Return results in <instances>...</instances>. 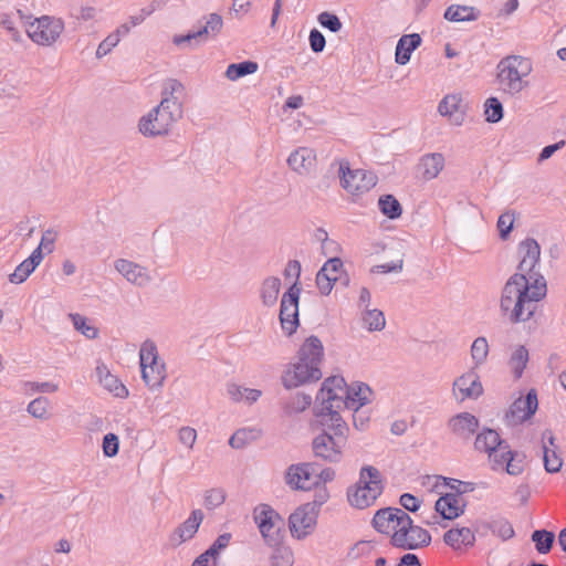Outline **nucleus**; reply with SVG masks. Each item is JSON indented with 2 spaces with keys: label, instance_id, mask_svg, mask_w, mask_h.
<instances>
[{
  "label": "nucleus",
  "instance_id": "21",
  "mask_svg": "<svg viewBox=\"0 0 566 566\" xmlns=\"http://www.w3.org/2000/svg\"><path fill=\"white\" fill-rule=\"evenodd\" d=\"M467 109L468 105L463 103L460 94H450L444 96L438 106L440 115L448 116L455 125H461L463 123Z\"/></svg>",
  "mask_w": 566,
  "mask_h": 566
},
{
  "label": "nucleus",
  "instance_id": "17",
  "mask_svg": "<svg viewBox=\"0 0 566 566\" xmlns=\"http://www.w3.org/2000/svg\"><path fill=\"white\" fill-rule=\"evenodd\" d=\"M343 269V261L337 258L328 259L316 274V285L323 295H329L338 281L337 273Z\"/></svg>",
  "mask_w": 566,
  "mask_h": 566
},
{
  "label": "nucleus",
  "instance_id": "33",
  "mask_svg": "<svg viewBox=\"0 0 566 566\" xmlns=\"http://www.w3.org/2000/svg\"><path fill=\"white\" fill-rule=\"evenodd\" d=\"M315 161V153L307 147H300L287 158L291 169L298 174L307 172Z\"/></svg>",
  "mask_w": 566,
  "mask_h": 566
},
{
  "label": "nucleus",
  "instance_id": "29",
  "mask_svg": "<svg viewBox=\"0 0 566 566\" xmlns=\"http://www.w3.org/2000/svg\"><path fill=\"white\" fill-rule=\"evenodd\" d=\"M353 409V402L347 399V395L343 392H336L334 395H328L317 401H315L314 406V415L338 412L343 409Z\"/></svg>",
  "mask_w": 566,
  "mask_h": 566
},
{
  "label": "nucleus",
  "instance_id": "1",
  "mask_svg": "<svg viewBox=\"0 0 566 566\" xmlns=\"http://www.w3.org/2000/svg\"><path fill=\"white\" fill-rule=\"evenodd\" d=\"M547 294V286L536 279L533 285L522 273H514L505 282L500 308L503 314L510 312V322L513 324L531 319L536 310V303L542 301Z\"/></svg>",
  "mask_w": 566,
  "mask_h": 566
},
{
  "label": "nucleus",
  "instance_id": "48",
  "mask_svg": "<svg viewBox=\"0 0 566 566\" xmlns=\"http://www.w3.org/2000/svg\"><path fill=\"white\" fill-rule=\"evenodd\" d=\"M74 328L83 334L88 339H94L98 336V329L87 323V318L77 313L69 314Z\"/></svg>",
  "mask_w": 566,
  "mask_h": 566
},
{
  "label": "nucleus",
  "instance_id": "11",
  "mask_svg": "<svg viewBox=\"0 0 566 566\" xmlns=\"http://www.w3.org/2000/svg\"><path fill=\"white\" fill-rule=\"evenodd\" d=\"M346 438L343 434L332 437L328 433H318L312 440V451L315 458L328 463H338L343 459Z\"/></svg>",
  "mask_w": 566,
  "mask_h": 566
},
{
  "label": "nucleus",
  "instance_id": "27",
  "mask_svg": "<svg viewBox=\"0 0 566 566\" xmlns=\"http://www.w3.org/2000/svg\"><path fill=\"white\" fill-rule=\"evenodd\" d=\"M317 418L318 424L322 427L319 433H328L332 437H337L338 434H343V438L348 437L349 428L346 423V421L342 418L340 413L338 412H332L325 413L324 411L322 415H315Z\"/></svg>",
  "mask_w": 566,
  "mask_h": 566
},
{
  "label": "nucleus",
  "instance_id": "58",
  "mask_svg": "<svg viewBox=\"0 0 566 566\" xmlns=\"http://www.w3.org/2000/svg\"><path fill=\"white\" fill-rule=\"evenodd\" d=\"M34 270L35 269H32V265L24 260L15 268L14 272L9 275V281L14 284L23 283Z\"/></svg>",
  "mask_w": 566,
  "mask_h": 566
},
{
  "label": "nucleus",
  "instance_id": "49",
  "mask_svg": "<svg viewBox=\"0 0 566 566\" xmlns=\"http://www.w3.org/2000/svg\"><path fill=\"white\" fill-rule=\"evenodd\" d=\"M158 359L156 344L149 339L145 340L139 350L140 369L143 370V365H156Z\"/></svg>",
  "mask_w": 566,
  "mask_h": 566
},
{
  "label": "nucleus",
  "instance_id": "30",
  "mask_svg": "<svg viewBox=\"0 0 566 566\" xmlns=\"http://www.w3.org/2000/svg\"><path fill=\"white\" fill-rule=\"evenodd\" d=\"M444 167V157L440 153L427 154L417 165V171L424 180L436 178Z\"/></svg>",
  "mask_w": 566,
  "mask_h": 566
},
{
  "label": "nucleus",
  "instance_id": "16",
  "mask_svg": "<svg viewBox=\"0 0 566 566\" xmlns=\"http://www.w3.org/2000/svg\"><path fill=\"white\" fill-rule=\"evenodd\" d=\"M507 448L509 443L500 437L497 431L486 427L476 434L474 441V449L488 453L492 464L494 463V457L500 455Z\"/></svg>",
  "mask_w": 566,
  "mask_h": 566
},
{
  "label": "nucleus",
  "instance_id": "34",
  "mask_svg": "<svg viewBox=\"0 0 566 566\" xmlns=\"http://www.w3.org/2000/svg\"><path fill=\"white\" fill-rule=\"evenodd\" d=\"M142 378L149 389L160 388L166 378L165 364L158 361L156 365H143Z\"/></svg>",
  "mask_w": 566,
  "mask_h": 566
},
{
  "label": "nucleus",
  "instance_id": "2",
  "mask_svg": "<svg viewBox=\"0 0 566 566\" xmlns=\"http://www.w3.org/2000/svg\"><path fill=\"white\" fill-rule=\"evenodd\" d=\"M323 357L324 346L321 339L315 335L307 337L297 350V361L290 364L282 375L284 388L293 389L318 381L323 376L321 370Z\"/></svg>",
  "mask_w": 566,
  "mask_h": 566
},
{
  "label": "nucleus",
  "instance_id": "63",
  "mask_svg": "<svg viewBox=\"0 0 566 566\" xmlns=\"http://www.w3.org/2000/svg\"><path fill=\"white\" fill-rule=\"evenodd\" d=\"M308 40H310L311 50L314 53H321L324 51L325 45H326V39L319 30L312 29L310 32Z\"/></svg>",
  "mask_w": 566,
  "mask_h": 566
},
{
  "label": "nucleus",
  "instance_id": "6",
  "mask_svg": "<svg viewBox=\"0 0 566 566\" xmlns=\"http://www.w3.org/2000/svg\"><path fill=\"white\" fill-rule=\"evenodd\" d=\"M17 14L23 27L29 24L25 29L29 38L40 45H51L64 30V22L61 19L43 15L30 22L32 15H27L21 10H17Z\"/></svg>",
  "mask_w": 566,
  "mask_h": 566
},
{
  "label": "nucleus",
  "instance_id": "25",
  "mask_svg": "<svg viewBox=\"0 0 566 566\" xmlns=\"http://www.w3.org/2000/svg\"><path fill=\"white\" fill-rule=\"evenodd\" d=\"M459 390L461 401L464 399H478L483 394L480 378L474 373H467L458 377L453 382V391Z\"/></svg>",
  "mask_w": 566,
  "mask_h": 566
},
{
  "label": "nucleus",
  "instance_id": "46",
  "mask_svg": "<svg viewBox=\"0 0 566 566\" xmlns=\"http://www.w3.org/2000/svg\"><path fill=\"white\" fill-rule=\"evenodd\" d=\"M364 325L368 328V331H382L386 325L385 315L380 310L366 308L363 313L361 317Z\"/></svg>",
  "mask_w": 566,
  "mask_h": 566
},
{
  "label": "nucleus",
  "instance_id": "41",
  "mask_svg": "<svg viewBox=\"0 0 566 566\" xmlns=\"http://www.w3.org/2000/svg\"><path fill=\"white\" fill-rule=\"evenodd\" d=\"M380 212L388 219L395 220L402 214V207L394 195H382L378 199Z\"/></svg>",
  "mask_w": 566,
  "mask_h": 566
},
{
  "label": "nucleus",
  "instance_id": "22",
  "mask_svg": "<svg viewBox=\"0 0 566 566\" xmlns=\"http://www.w3.org/2000/svg\"><path fill=\"white\" fill-rule=\"evenodd\" d=\"M451 431L463 440H469L479 429V419L470 412H460L449 420Z\"/></svg>",
  "mask_w": 566,
  "mask_h": 566
},
{
  "label": "nucleus",
  "instance_id": "42",
  "mask_svg": "<svg viewBox=\"0 0 566 566\" xmlns=\"http://www.w3.org/2000/svg\"><path fill=\"white\" fill-rule=\"evenodd\" d=\"M261 431L254 428H242L237 430L229 439V444L234 449H241L254 441Z\"/></svg>",
  "mask_w": 566,
  "mask_h": 566
},
{
  "label": "nucleus",
  "instance_id": "15",
  "mask_svg": "<svg viewBox=\"0 0 566 566\" xmlns=\"http://www.w3.org/2000/svg\"><path fill=\"white\" fill-rule=\"evenodd\" d=\"M222 27V17L218 13H210L205 25L199 28L197 31H190L187 34L175 35L172 42L178 46L185 43H191V41L202 42L206 41L210 34L216 36L218 33H220Z\"/></svg>",
  "mask_w": 566,
  "mask_h": 566
},
{
  "label": "nucleus",
  "instance_id": "45",
  "mask_svg": "<svg viewBox=\"0 0 566 566\" xmlns=\"http://www.w3.org/2000/svg\"><path fill=\"white\" fill-rule=\"evenodd\" d=\"M484 115L488 123H499L504 116V108L497 97H489L484 103Z\"/></svg>",
  "mask_w": 566,
  "mask_h": 566
},
{
  "label": "nucleus",
  "instance_id": "59",
  "mask_svg": "<svg viewBox=\"0 0 566 566\" xmlns=\"http://www.w3.org/2000/svg\"><path fill=\"white\" fill-rule=\"evenodd\" d=\"M103 453L107 458H114L119 451V440L115 433H107L103 438Z\"/></svg>",
  "mask_w": 566,
  "mask_h": 566
},
{
  "label": "nucleus",
  "instance_id": "14",
  "mask_svg": "<svg viewBox=\"0 0 566 566\" xmlns=\"http://www.w3.org/2000/svg\"><path fill=\"white\" fill-rule=\"evenodd\" d=\"M318 464L316 462H302L291 464L285 472V482L293 490L308 491L314 485L310 482L313 478L317 480Z\"/></svg>",
  "mask_w": 566,
  "mask_h": 566
},
{
  "label": "nucleus",
  "instance_id": "60",
  "mask_svg": "<svg viewBox=\"0 0 566 566\" xmlns=\"http://www.w3.org/2000/svg\"><path fill=\"white\" fill-rule=\"evenodd\" d=\"M314 488H315L314 500L305 503V505H308L311 507V510H314L315 512L319 513L321 507L329 499V492L325 485H318V486H314Z\"/></svg>",
  "mask_w": 566,
  "mask_h": 566
},
{
  "label": "nucleus",
  "instance_id": "57",
  "mask_svg": "<svg viewBox=\"0 0 566 566\" xmlns=\"http://www.w3.org/2000/svg\"><path fill=\"white\" fill-rule=\"evenodd\" d=\"M312 403V396L305 392H297L291 403L286 405L289 412H302Z\"/></svg>",
  "mask_w": 566,
  "mask_h": 566
},
{
  "label": "nucleus",
  "instance_id": "62",
  "mask_svg": "<svg viewBox=\"0 0 566 566\" xmlns=\"http://www.w3.org/2000/svg\"><path fill=\"white\" fill-rule=\"evenodd\" d=\"M0 25L4 28L8 33L11 35V39L15 42L21 41V35L15 27V21L11 14L3 13L0 19Z\"/></svg>",
  "mask_w": 566,
  "mask_h": 566
},
{
  "label": "nucleus",
  "instance_id": "44",
  "mask_svg": "<svg viewBox=\"0 0 566 566\" xmlns=\"http://www.w3.org/2000/svg\"><path fill=\"white\" fill-rule=\"evenodd\" d=\"M518 253L521 259L532 260L533 263H539L541 245L533 238H526L518 243Z\"/></svg>",
  "mask_w": 566,
  "mask_h": 566
},
{
  "label": "nucleus",
  "instance_id": "23",
  "mask_svg": "<svg viewBox=\"0 0 566 566\" xmlns=\"http://www.w3.org/2000/svg\"><path fill=\"white\" fill-rule=\"evenodd\" d=\"M443 542L453 551H465L474 546L475 535L469 527H452L443 534Z\"/></svg>",
  "mask_w": 566,
  "mask_h": 566
},
{
  "label": "nucleus",
  "instance_id": "35",
  "mask_svg": "<svg viewBox=\"0 0 566 566\" xmlns=\"http://www.w3.org/2000/svg\"><path fill=\"white\" fill-rule=\"evenodd\" d=\"M480 11L474 7L451 4L444 11V19L451 22L474 21L479 18Z\"/></svg>",
  "mask_w": 566,
  "mask_h": 566
},
{
  "label": "nucleus",
  "instance_id": "12",
  "mask_svg": "<svg viewBox=\"0 0 566 566\" xmlns=\"http://www.w3.org/2000/svg\"><path fill=\"white\" fill-rule=\"evenodd\" d=\"M538 409L537 391L531 388L525 397L515 399L505 412L504 420L507 426H517L530 420Z\"/></svg>",
  "mask_w": 566,
  "mask_h": 566
},
{
  "label": "nucleus",
  "instance_id": "40",
  "mask_svg": "<svg viewBox=\"0 0 566 566\" xmlns=\"http://www.w3.org/2000/svg\"><path fill=\"white\" fill-rule=\"evenodd\" d=\"M258 69L259 64L251 60L242 61L239 63H231L227 67L226 76L230 81H237L243 76L255 73Z\"/></svg>",
  "mask_w": 566,
  "mask_h": 566
},
{
  "label": "nucleus",
  "instance_id": "7",
  "mask_svg": "<svg viewBox=\"0 0 566 566\" xmlns=\"http://www.w3.org/2000/svg\"><path fill=\"white\" fill-rule=\"evenodd\" d=\"M401 518L403 526L396 530L390 536L391 546L403 551H415L430 545L431 535L427 530L415 525L410 516Z\"/></svg>",
  "mask_w": 566,
  "mask_h": 566
},
{
  "label": "nucleus",
  "instance_id": "19",
  "mask_svg": "<svg viewBox=\"0 0 566 566\" xmlns=\"http://www.w3.org/2000/svg\"><path fill=\"white\" fill-rule=\"evenodd\" d=\"M407 516H409V514L399 507H382L375 513L371 524L377 532L388 535L390 523H396V526L402 528L403 523L401 517L407 518Z\"/></svg>",
  "mask_w": 566,
  "mask_h": 566
},
{
  "label": "nucleus",
  "instance_id": "61",
  "mask_svg": "<svg viewBox=\"0 0 566 566\" xmlns=\"http://www.w3.org/2000/svg\"><path fill=\"white\" fill-rule=\"evenodd\" d=\"M293 559L292 554L285 548H277L273 552L270 557L269 566H292Z\"/></svg>",
  "mask_w": 566,
  "mask_h": 566
},
{
  "label": "nucleus",
  "instance_id": "24",
  "mask_svg": "<svg viewBox=\"0 0 566 566\" xmlns=\"http://www.w3.org/2000/svg\"><path fill=\"white\" fill-rule=\"evenodd\" d=\"M203 517L205 515L201 510H193L189 517L175 530L171 536L172 544L177 546L191 539L198 532Z\"/></svg>",
  "mask_w": 566,
  "mask_h": 566
},
{
  "label": "nucleus",
  "instance_id": "54",
  "mask_svg": "<svg viewBox=\"0 0 566 566\" xmlns=\"http://www.w3.org/2000/svg\"><path fill=\"white\" fill-rule=\"evenodd\" d=\"M49 399L46 397H38L28 405V412L36 419L48 418Z\"/></svg>",
  "mask_w": 566,
  "mask_h": 566
},
{
  "label": "nucleus",
  "instance_id": "64",
  "mask_svg": "<svg viewBox=\"0 0 566 566\" xmlns=\"http://www.w3.org/2000/svg\"><path fill=\"white\" fill-rule=\"evenodd\" d=\"M184 90V85L178 80L170 78L164 85L163 97L179 99L177 94H181Z\"/></svg>",
  "mask_w": 566,
  "mask_h": 566
},
{
  "label": "nucleus",
  "instance_id": "31",
  "mask_svg": "<svg viewBox=\"0 0 566 566\" xmlns=\"http://www.w3.org/2000/svg\"><path fill=\"white\" fill-rule=\"evenodd\" d=\"M344 395H347V399L353 402V410L357 412L363 406L370 402L373 390L367 384L356 381L349 386L346 384Z\"/></svg>",
  "mask_w": 566,
  "mask_h": 566
},
{
  "label": "nucleus",
  "instance_id": "8",
  "mask_svg": "<svg viewBox=\"0 0 566 566\" xmlns=\"http://www.w3.org/2000/svg\"><path fill=\"white\" fill-rule=\"evenodd\" d=\"M253 517L265 542L271 546L280 545L283 539V517L269 504H259Z\"/></svg>",
  "mask_w": 566,
  "mask_h": 566
},
{
  "label": "nucleus",
  "instance_id": "5",
  "mask_svg": "<svg viewBox=\"0 0 566 566\" xmlns=\"http://www.w3.org/2000/svg\"><path fill=\"white\" fill-rule=\"evenodd\" d=\"M497 81L505 93L518 94L528 82L523 77L528 75L532 67L530 62L520 55H507L497 63Z\"/></svg>",
  "mask_w": 566,
  "mask_h": 566
},
{
  "label": "nucleus",
  "instance_id": "10",
  "mask_svg": "<svg viewBox=\"0 0 566 566\" xmlns=\"http://www.w3.org/2000/svg\"><path fill=\"white\" fill-rule=\"evenodd\" d=\"M301 291L298 283H293L282 295L279 318L282 329L287 336L293 335L300 326L298 302Z\"/></svg>",
  "mask_w": 566,
  "mask_h": 566
},
{
  "label": "nucleus",
  "instance_id": "36",
  "mask_svg": "<svg viewBox=\"0 0 566 566\" xmlns=\"http://www.w3.org/2000/svg\"><path fill=\"white\" fill-rule=\"evenodd\" d=\"M281 290V280L276 276L266 277L261 285L260 296L264 306L275 305Z\"/></svg>",
  "mask_w": 566,
  "mask_h": 566
},
{
  "label": "nucleus",
  "instance_id": "32",
  "mask_svg": "<svg viewBox=\"0 0 566 566\" xmlns=\"http://www.w3.org/2000/svg\"><path fill=\"white\" fill-rule=\"evenodd\" d=\"M96 375L101 385L115 397L125 398L128 396V389L116 376L111 374L106 365H98L96 367Z\"/></svg>",
  "mask_w": 566,
  "mask_h": 566
},
{
  "label": "nucleus",
  "instance_id": "3",
  "mask_svg": "<svg viewBox=\"0 0 566 566\" xmlns=\"http://www.w3.org/2000/svg\"><path fill=\"white\" fill-rule=\"evenodd\" d=\"M182 117L178 98L163 97L160 104L139 120V132L147 137L167 135L174 123Z\"/></svg>",
  "mask_w": 566,
  "mask_h": 566
},
{
  "label": "nucleus",
  "instance_id": "47",
  "mask_svg": "<svg viewBox=\"0 0 566 566\" xmlns=\"http://www.w3.org/2000/svg\"><path fill=\"white\" fill-rule=\"evenodd\" d=\"M538 263H533L532 260H524L521 259L518 265H517V272L524 274V277L527 280V283L530 285H533L536 279L541 280L544 285L547 286L545 277L539 273V271L536 270V266Z\"/></svg>",
  "mask_w": 566,
  "mask_h": 566
},
{
  "label": "nucleus",
  "instance_id": "52",
  "mask_svg": "<svg viewBox=\"0 0 566 566\" xmlns=\"http://www.w3.org/2000/svg\"><path fill=\"white\" fill-rule=\"evenodd\" d=\"M515 212L505 211L497 219L499 235L502 240H507L514 227Z\"/></svg>",
  "mask_w": 566,
  "mask_h": 566
},
{
  "label": "nucleus",
  "instance_id": "39",
  "mask_svg": "<svg viewBox=\"0 0 566 566\" xmlns=\"http://www.w3.org/2000/svg\"><path fill=\"white\" fill-rule=\"evenodd\" d=\"M480 525L483 528L491 531L494 535H497L503 541L512 538L515 534L512 524L503 517L481 522Z\"/></svg>",
  "mask_w": 566,
  "mask_h": 566
},
{
  "label": "nucleus",
  "instance_id": "13",
  "mask_svg": "<svg viewBox=\"0 0 566 566\" xmlns=\"http://www.w3.org/2000/svg\"><path fill=\"white\" fill-rule=\"evenodd\" d=\"M318 513L308 505H300L289 517V528L293 537L303 539L313 533Z\"/></svg>",
  "mask_w": 566,
  "mask_h": 566
},
{
  "label": "nucleus",
  "instance_id": "37",
  "mask_svg": "<svg viewBox=\"0 0 566 566\" xmlns=\"http://www.w3.org/2000/svg\"><path fill=\"white\" fill-rule=\"evenodd\" d=\"M530 354L524 345H518L509 359V366L515 379H520L528 363Z\"/></svg>",
  "mask_w": 566,
  "mask_h": 566
},
{
  "label": "nucleus",
  "instance_id": "4",
  "mask_svg": "<svg viewBox=\"0 0 566 566\" xmlns=\"http://www.w3.org/2000/svg\"><path fill=\"white\" fill-rule=\"evenodd\" d=\"M384 488L380 471L373 465H364L358 481L347 489V500L353 507L364 510L376 502Z\"/></svg>",
  "mask_w": 566,
  "mask_h": 566
},
{
  "label": "nucleus",
  "instance_id": "43",
  "mask_svg": "<svg viewBox=\"0 0 566 566\" xmlns=\"http://www.w3.org/2000/svg\"><path fill=\"white\" fill-rule=\"evenodd\" d=\"M345 387H346V381L343 376L327 377L323 381L322 387L316 395V401L328 396V395H334L338 391L344 394Z\"/></svg>",
  "mask_w": 566,
  "mask_h": 566
},
{
  "label": "nucleus",
  "instance_id": "51",
  "mask_svg": "<svg viewBox=\"0 0 566 566\" xmlns=\"http://www.w3.org/2000/svg\"><path fill=\"white\" fill-rule=\"evenodd\" d=\"M231 539L230 533H223L217 537V539L206 549V555L211 557L212 565L217 566L218 558L222 549L227 548Z\"/></svg>",
  "mask_w": 566,
  "mask_h": 566
},
{
  "label": "nucleus",
  "instance_id": "28",
  "mask_svg": "<svg viewBox=\"0 0 566 566\" xmlns=\"http://www.w3.org/2000/svg\"><path fill=\"white\" fill-rule=\"evenodd\" d=\"M422 43L419 33L403 34L397 42L395 51V61L399 65H406L411 57V54Z\"/></svg>",
  "mask_w": 566,
  "mask_h": 566
},
{
  "label": "nucleus",
  "instance_id": "55",
  "mask_svg": "<svg viewBox=\"0 0 566 566\" xmlns=\"http://www.w3.org/2000/svg\"><path fill=\"white\" fill-rule=\"evenodd\" d=\"M317 21L324 29H327L334 33L340 31L343 28V23L335 13L328 11L319 13Z\"/></svg>",
  "mask_w": 566,
  "mask_h": 566
},
{
  "label": "nucleus",
  "instance_id": "26",
  "mask_svg": "<svg viewBox=\"0 0 566 566\" xmlns=\"http://www.w3.org/2000/svg\"><path fill=\"white\" fill-rule=\"evenodd\" d=\"M458 494L446 493L441 495L434 504V511L442 520L453 521L464 513L465 505H459Z\"/></svg>",
  "mask_w": 566,
  "mask_h": 566
},
{
  "label": "nucleus",
  "instance_id": "56",
  "mask_svg": "<svg viewBox=\"0 0 566 566\" xmlns=\"http://www.w3.org/2000/svg\"><path fill=\"white\" fill-rule=\"evenodd\" d=\"M226 501V492L222 489H211L205 494V506L208 510H213Z\"/></svg>",
  "mask_w": 566,
  "mask_h": 566
},
{
  "label": "nucleus",
  "instance_id": "18",
  "mask_svg": "<svg viewBox=\"0 0 566 566\" xmlns=\"http://www.w3.org/2000/svg\"><path fill=\"white\" fill-rule=\"evenodd\" d=\"M526 454L524 452L513 451L509 447L500 455L494 457L493 470L503 469L510 475H520L524 471Z\"/></svg>",
  "mask_w": 566,
  "mask_h": 566
},
{
  "label": "nucleus",
  "instance_id": "50",
  "mask_svg": "<svg viewBox=\"0 0 566 566\" xmlns=\"http://www.w3.org/2000/svg\"><path fill=\"white\" fill-rule=\"evenodd\" d=\"M489 355V344L485 337H478L473 340L471 346V357L475 366L485 363Z\"/></svg>",
  "mask_w": 566,
  "mask_h": 566
},
{
  "label": "nucleus",
  "instance_id": "20",
  "mask_svg": "<svg viewBox=\"0 0 566 566\" xmlns=\"http://www.w3.org/2000/svg\"><path fill=\"white\" fill-rule=\"evenodd\" d=\"M115 269L130 283L139 287H144L149 284L151 277L147 272V269L128 261L126 259H118L115 261Z\"/></svg>",
  "mask_w": 566,
  "mask_h": 566
},
{
  "label": "nucleus",
  "instance_id": "38",
  "mask_svg": "<svg viewBox=\"0 0 566 566\" xmlns=\"http://www.w3.org/2000/svg\"><path fill=\"white\" fill-rule=\"evenodd\" d=\"M555 533L545 528L535 530L531 534V541L535 545V549L538 554H548L555 543Z\"/></svg>",
  "mask_w": 566,
  "mask_h": 566
},
{
  "label": "nucleus",
  "instance_id": "53",
  "mask_svg": "<svg viewBox=\"0 0 566 566\" xmlns=\"http://www.w3.org/2000/svg\"><path fill=\"white\" fill-rule=\"evenodd\" d=\"M543 461L544 468L548 473H557L563 465L562 458L554 450L551 451L545 443H543Z\"/></svg>",
  "mask_w": 566,
  "mask_h": 566
},
{
  "label": "nucleus",
  "instance_id": "9",
  "mask_svg": "<svg viewBox=\"0 0 566 566\" xmlns=\"http://www.w3.org/2000/svg\"><path fill=\"white\" fill-rule=\"evenodd\" d=\"M338 175L342 187L352 195L365 193L374 188L378 181V177L371 171L350 169L347 160L340 161Z\"/></svg>",
  "mask_w": 566,
  "mask_h": 566
}]
</instances>
